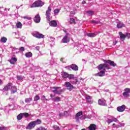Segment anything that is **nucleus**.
Wrapping results in <instances>:
<instances>
[{"label":"nucleus","instance_id":"2","mask_svg":"<svg viewBox=\"0 0 130 130\" xmlns=\"http://www.w3.org/2000/svg\"><path fill=\"white\" fill-rule=\"evenodd\" d=\"M42 121L40 119H37L36 121H31L28 123V124L26 126V129H33L35 126L38 124H41Z\"/></svg>","mask_w":130,"mask_h":130},{"label":"nucleus","instance_id":"54","mask_svg":"<svg viewBox=\"0 0 130 130\" xmlns=\"http://www.w3.org/2000/svg\"><path fill=\"white\" fill-rule=\"evenodd\" d=\"M22 126L21 125H17V128L20 129Z\"/></svg>","mask_w":130,"mask_h":130},{"label":"nucleus","instance_id":"38","mask_svg":"<svg viewBox=\"0 0 130 130\" xmlns=\"http://www.w3.org/2000/svg\"><path fill=\"white\" fill-rule=\"evenodd\" d=\"M68 79H69L70 80L72 79H74V75H72V74H68Z\"/></svg>","mask_w":130,"mask_h":130},{"label":"nucleus","instance_id":"40","mask_svg":"<svg viewBox=\"0 0 130 130\" xmlns=\"http://www.w3.org/2000/svg\"><path fill=\"white\" fill-rule=\"evenodd\" d=\"M16 78L17 80H18V81H21V80H23V77H22V76H17Z\"/></svg>","mask_w":130,"mask_h":130},{"label":"nucleus","instance_id":"33","mask_svg":"<svg viewBox=\"0 0 130 130\" xmlns=\"http://www.w3.org/2000/svg\"><path fill=\"white\" fill-rule=\"evenodd\" d=\"M70 24H76V20L74 18H70Z\"/></svg>","mask_w":130,"mask_h":130},{"label":"nucleus","instance_id":"63","mask_svg":"<svg viewBox=\"0 0 130 130\" xmlns=\"http://www.w3.org/2000/svg\"><path fill=\"white\" fill-rule=\"evenodd\" d=\"M50 97H51V98H52V97H53V95H52V94H51Z\"/></svg>","mask_w":130,"mask_h":130},{"label":"nucleus","instance_id":"8","mask_svg":"<svg viewBox=\"0 0 130 130\" xmlns=\"http://www.w3.org/2000/svg\"><path fill=\"white\" fill-rule=\"evenodd\" d=\"M124 92L123 93V96L125 98L130 97V89L128 88H125L124 90Z\"/></svg>","mask_w":130,"mask_h":130},{"label":"nucleus","instance_id":"48","mask_svg":"<svg viewBox=\"0 0 130 130\" xmlns=\"http://www.w3.org/2000/svg\"><path fill=\"white\" fill-rule=\"evenodd\" d=\"M23 19H26L27 20H31V17H27V16H24V17H23Z\"/></svg>","mask_w":130,"mask_h":130},{"label":"nucleus","instance_id":"16","mask_svg":"<svg viewBox=\"0 0 130 130\" xmlns=\"http://www.w3.org/2000/svg\"><path fill=\"white\" fill-rule=\"evenodd\" d=\"M119 35L120 36V38L121 39V40L122 41H124V40H125V35L123 34H122V32L121 31L119 32Z\"/></svg>","mask_w":130,"mask_h":130},{"label":"nucleus","instance_id":"36","mask_svg":"<svg viewBox=\"0 0 130 130\" xmlns=\"http://www.w3.org/2000/svg\"><path fill=\"white\" fill-rule=\"evenodd\" d=\"M85 99H86L87 102H90V101H91V96H86Z\"/></svg>","mask_w":130,"mask_h":130},{"label":"nucleus","instance_id":"14","mask_svg":"<svg viewBox=\"0 0 130 130\" xmlns=\"http://www.w3.org/2000/svg\"><path fill=\"white\" fill-rule=\"evenodd\" d=\"M49 25L51 27H56L57 26V22L55 20H52L49 22Z\"/></svg>","mask_w":130,"mask_h":130},{"label":"nucleus","instance_id":"19","mask_svg":"<svg viewBox=\"0 0 130 130\" xmlns=\"http://www.w3.org/2000/svg\"><path fill=\"white\" fill-rule=\"evenodd\" d=\"M71 68L72 70H73V71H75V72H77V71H79V67H78V66L75 64H72L71 65Z\"/></svg>","mask_w":130,"mask_h":130},{"label":"nucleus","instance_id":"32","mask_svg":"<svg viewBox=\"0 0 130 130\" xmlns=\"http://www.w3.org/2000/svg\"><path fill=\"white\" fill-rule=\"evenodd\" d=\"M86 14L88 16H92L94 14V11H89L87 12Z\"/></svg>","mask_w":130,"mask_h":130},{"label":"nucleus","instance_id":"26","mask_svg":"<svg viewBox=\"0 0 130 130\" xmlns=\"http://www.w3.org/2000/svg\"><path fill=\"white\" fill-rule=\"evenodd\" d=\"M59 11L60 10L59 9H55L54 10V14L55 16H57V15H58L59 13Z\"/></svg>","mask_w":130,"mask_h":130},{"label":"nucleus","instance_id":"25","mask_svg":"<svg viewBox=\"0 0 130 130\" xmlns=\"http://www.w3.org/2000/svg\"><path fill=\"white\" fill-rule=\"evenodd\" d=\"M32 98H26L25 99V103H30L31 101H32Z\"/></svg>","mask_w":130,"mask_h":130},{"label":"nucleus","instance_id":"22","mask_svg":"<svg viewBox=\"0 0 130 130\" xmlns=\"http://www.w3.org/2000/svg\"><path fill=\"white\" fill-rule=\"evenodd\" d=\"M61 76L63 79H67L68 77H69V74L67 72H62L61 73Z\"/></svg>","mask_w":130,"mask_h":130},{"label":"nucleus","instance_id":"30","mask_svg":"<svg viewBox=\"0 0 130 130\" xmlns=\"http://www.w3.org/2000/svg\"><path fill=\"white\" fill-rule=\"evenodd\" d=\"M23 118V115H22V113L19 114L17 116V119L18 120H21Z\"/></svg>","mask_w":130,"mask_h":130},{"label":"nucleus","instance_id":"43","mask_svg":"<svg viewBox=\"0 0 130 130\" xmlns=\"http://www.w3.org/2000/svg\"><path fill=\"white\" fill-rule=\"evenodd\" d=\"M50 40H51V41H52V44H54V42H53V41H54V40H55V39L52 37H50Z\"/></svg>","mask_w":130,"mask_h":130},{"label":"nucleus","instance_id":"31","mask_svg":"<svg viewBox=\"0 0 130 130\" xmlns=\"http://www.w3.org/2000/svg\"><path fill=\"white\" fill-rule=\"evenodd\" d=\"M16 27L17 28H22V23L20 22H18L16 24Z\"/></svg>","mask_w":130,"mask_h":130},{"label":"nucleus","instance_id":"61","mask_svg":"<svg viewBox=\"0 0 130 130\" xmlns=\"http://www.w3.org/2000/svg\"><path fill=\"white\" fill-rule=\"evenodd\" d=\"M81 80H82V81H84V79H83V78H80V81H81Z\"/></svg>","mask_w":130,"mask_h":130},{"label":"nucleus","instance_id":"57","mask_svg":"<svg viewBox=\"0 0 130 130\" xmlns=\"http://www.w3.org/2000/svg\"><path fill=\"white\" fill-rule=\"evenodd\" d=\"M117 43V41H115L114 43H113V45H116V44Z\"/></svg>","mask_w":130,"mask_h":130},{"label":"nucleus","instance_id":"44","mask_svg":"<svg viewBox=\"0 0 130 130\" xmlns=\"http://www.w3.org/2000/svg\"><path fill=\"white\" fill-rule=\"evenodd\" d=\"M37 130H47V128H45L43 126H40L39 128H37Z\"/></svg>","mask_w":130,"mask_h":130},{"label":"nucleus","instance_id":"46","mask_svg":"<svg viewBox=\"0 0 130 130\" xmlns=\"http://www.w3.org/2000/svg\"><path fill=\"white\" fill-rule=\"evenodd\" d=\"M53 128L55 130H59V127H58L57 125H54Z\"/></svg>","mask_w":130,"mask_h":130},{"label":"nucleus","instance_id":"52","mask_svg":"<svg viewBox=\"0 0 130 130\" xmlns=\"http://www.w3.org/2000/svg\"><path fill=\"white\" fill-rule=\"evenodd\" d=\"M42 100H47V99H46V98H45V96L43 95L42 97Z\"/></svg>","mask_w":130,"mask_h":130},{"label":"nucleus","instance_id":"1","mask_svg":"<svg viewBox=\"0 0 130 130\" xmlns=\"http://www.w3.org/2000/svg\"><path fill=\"white\" fill-rule=\"evenodd\" d=\"M104 62L105 63L100 64L99 66H98V69L100 71L97 74H95V77H103L105 75V72H107L108 70H111V67H116V63L114 62L113 61H111V60H105Z\"/></svg>","mask_w":130,"mask_h":130},{"label":"nucleus","instance_id":"59","mask_svg":"<svg viewBox=\"0 0 130 130\" xmlns=\"http://www.w3.org/2000/svg\"><path fill=\"white\" fill-rule=\"evenodd\" d=\"M82 4L83 5H85V4H86V2L85 1H83V2H82Z\"/></svg>","mask_w":130,"mask_h":130},{"label":"nucleus","instance_id":"37","mask_svg":"<svg viewBox=\"0 0 130 130\" xmlns=\"http://www.w3.org/2000/svg\"><path fill=\"white\" fill-rule=\"evenodd\" d=\"M22 116H24L25 117H28L29 116V113H21Z\"/></svg>","mask_w":130,"mask_h":130},{"label":"nucleus","instance_id":"27","mask_svg":"<svg viewBox=\"0 0 130 130\" xmlns=\"http://www.w3.org/2000/svg\"><path fill=\"white\" fill-rule=\"evenodd\" d=\"M7 40H8V39L5 37L2 38L1 39V42H3V43H6V42H7Z\"/></svg>","mask_w":130,"mask_h":130},{"label":"nucleus","instance_id":"12","mask_svg":"<svg viewBox=\"0 0 130 130\" xmlns=\"http://www.w3.org/2000/svg\"><path fill=\"white\" fill-rule=\"evenodd\" d=\"M125 109V105H123L121 106L118 107L117 108V111L119 112H123Z\"/></svg>","mask_w":130,"mask_h":130},{"label":"nucleus","instance_id":"55","mask_svg":"<svg viewBox=\"0 0 130 130\" xmlns=\"http://www.w3.org/2000/svg\"><path fill=\"white\" fill-rule=\"evenodd\" d=\"M66 34V36H69L70 35V34L67 31V30L64 32Z\"/></svg>","mask_w":130,"mask_h":130},{"label":"nucleus","instance_id":"35","mask_svg":"<svg viewBox=\"0 0 130 130\" xmlns=\"http://www.w3.org/2000/svg\"><path fill=\"white\" fill-rule=\"evenodd\" d=\"M39 99H40V97L38 95H37L35 96L34 98V101H38V100H39Z\"/></svg>","mask_w":130,"mask_h":130},{"label":"nucleus","instance_id":"56","mask_svg":"<svg viewBox=\"0 0 130 130\" xmlns=\"http://www.w3.org/2000/svg\"><path fill=\"white\" fill-rule=\"evenodd\" d=\"M40 47H39V46H37L36 47V49H37V50H39Z\"/></svg>","mask_w":130,"mask_h":130},{"label":"nucleus","instance_id":"5","mask_svg":"<svg viewBox=\"0 0 130 130\" xmlns=\"http://www.w3.org/2000/svg\"><path fill=\"white\" fill-rule=\"evenodd\" d=\"M32 36H34V37H36V38H38V39H41V38H44V35L37 31H34L33 33H32Z\"/></svg>","mask_w":130,"mask_h":130},{"label":"nucleus","instance_id":"42","mask_svg":"<svg viewBox=\"0 0 130 130\" xmlns=\"http://www.w3.org/2000/svg\"><path fill=\"white\" fill-rule=\"evenodd\" d=\"M68 114V112L65 111L63 114L60 113L59 115L60 117L63 116L64 115H66V114Z\"/></svg>","mask_w":130,"mask_h":130},{"label":"nucleus","instance_id":"11","mask_svg":"<svg viewBox=\"0 0 130 130\" xmlns=\"http://www.w3.org/2000/svg\"><path fill=\"white\" fill-rule=\"evenodd\" d=\"M98 104L102 106H107V104H106V101H105L104 99L99 100Z\"/></svg>","mask_w":130,"mask_h":130},{"label":"nucleus","instance_id":"24","mask_svg":"<svg viewBox=\"0 0 130 130\" xmlns=\"http://www.w3.org/2000/svg\"><path fill=\"white\" fill-rule=\"evenodd\" d=\"M32 54L31 53V52H28L27 53H26L25 54V56L26 57H32Z\"/></svg>","mask_w":130,"mask_h":130},{"label":"nucleus","instance_id":"39","mask_svg":"<svg viewBox=\"0 0 130 130\" xmlns=\"http://www.w3.org/2000/svg\"><path fill=\"white\" fill-rule=\"evenodd\" d=\"M65 69H67V70H69V71H71L72 70V65L66 66L65 67Z\"/></svg>","mask_w":130,"mask_h":130},{"label":"nucleus","instance_id":"3","mask_svg":"<svg viewBox=\"0 0 130 130\" xmlns=\"http://www.w3.org/2000/svg\"><path fill=\"white\" fill-rule=\"evenodd\" d=\"M51 89L52 92L56 95H61L62 92H63V89H61V87H60L54 86L51 87Z\"/></svg>","mask_w":130,"mask_h":130},{"label":"nucleus","instance_id":"50","mask_svg":"<svg viewBox=\"0 0 130 130\" xmlns=\"http://www.w3.org/2000/svg\"><path fill=\"white\" fill-rule=\"evenodd\" d=\"M11 48H12V51H15V50H17V49H18V48H16V47H11Z\"/></svg>","mask_w":130,"mask_h":130},{"label":"nucleus","instance_id":"60","mask_svg":"<svg viewBox=\"0 0 130 130\" xmlns=\"http://www.w3.org/2000/svg\"><path fill=\"white\" fill-rule=\"evenodd\" d=\"M63 60V58H61L60 59V61H62Z\"/></svg>","mask_w":130,"mask_h":130},{"label":"nucleus","instance_id":"13","mask_svg":"<svg viewBox=\"0 0 130 130\" xmlns=\"http://www.w3.org/2000/svg\"><path fill=\"white\" fill-rule=\"evenodd\" d=\"M62 43H68L70 42V39L68 37V36H65L61 41Z\"/></svg>","mask_w":130,"mask_h":130},{"label":"nucleus","instance_id":"34","mask_svg":"<svg viewBox=\"0 0 130 130\" xmlns=\"http://www.w3.org/2000/svg\"><path fill=\"white\" fill-rule=\"evenodd\" d=\"M87 36L88 37H95L96 36V34H87Z\"/></svg>","mask_w":130,"mask_h":130},{"label":"nucleus","instance_id":"62","mask_svg":"<svg viewBox=\"0 0 130 130\" xmlns=\"http://www.w3.org/2000/svg\"><path fill=\"white\" fill-rule=\"evenodd\" d=\"M0 14H1V15L3 14V11H0Z\"/></svg>","mask_w":130,"mask_h":130},{"label":"nucleus","instance_id":"6","mask_svg":"<svg viewBox=\"0 0 130 130\" xmlns=\"http://www.w3.org/2000/svg\"><path fill=\"white\" fill-rule=\"evenodd\" d=\"M50 13H51V7L49 6L46 12V17L48 21H50V15H51Z\"/></svg>","mask_w":130,"mask_h":130},{"label":"nucleus","instance_id":"51","mask_svg":"<svg viewBox=\"0 0 130 130\" xmlns=\"http://www.w3.org/2000/svg\"><path fill=\"white\" fill-rule=\"evenodd\" d=\"M121 126H122V125L121 124V123H120L119 124L117 125L116 126V127H121Z\"/></svg>","mask_w":130,"mask_h":130},{"label":"nucleus","instance_id":"23","mask_svg":"<svg viewBox=\"0 0 130 130\" xmlns=\"http://www.w3.org/2000/svg\"><path fill=\"white\" fill-rule=\"evenodd\" d=\"M52 101L54 102H59L60 101V97L56 96L55 98L52 99Z\"/></svg>","mask_w":130,"mask_h":130},{"label":"nucleus","instance_id":"17","mask_svg":"<svg viewBox=\"0 0 130 130\" xmlns=\"http://www.w3.org/2000/svg\"><path fill=\"white\" fill-rule=\"evenodd\" d=\"M11 64H15V63L17 61V58L12 57L10 60H9Z\"/></svg>","mask_w":130,"mask_h":130},{"label":"nucleus","instance_id":"49","mask_svg":"<svg viewBox=\"0 0 130 130\" xmlns=\"http://www.w3.org/2000/svg\"><path fill=\"white\" fill-rule=\"evenodd\" d=\"M0 130H8V129L5 127H0Z\"/></svg>","mask_w":130,"mask_h":130},{"label":"nucleus","instance_id":"45","mask_svg":"<svg viewBox=\"0 0 130 130\" xmlns=\"http://www.w3.org/2000/svg\"><path fill=\"white\" fill-rule=\"evenodd\" d=\"M107 122L109 124L110 123H111V122H113V120L112 119H109L107 120Z\"/></svg>","mask_w":130,"mask_h":130},{"label":"nucleus","instance_id":"20","mask_svg":"<svg viewBox=\"0 0 130 130\" xmlns=\"http://www.w3.org/2000/svg\"><path fill=\"white\" fill-rule=\"evenodd\" d=\"M122 27H125V25H124V24H123V23L120 22L117 23V27L118 29H120V28H122Z\"/></svg>","mask_w":130,"mask_h":130},{"label":"nucleus","instance_id":"47","mask_svg":"<svg viewBox=\"0 0 130 130\" xmlns=\"http://www.w3.org/2000/svg\"><path fill=\"white\" fill-rule=\"evenodd\" d=\"M125 37H127L128 39H129L130 38V34L128 32H127L125 35Z\"/></svg>","mask_w":130,"mask_h":130},{"label":"nucleus","instance_id":"53","mask_svg":"<svg viewBox=\"0 0 130 130\" xmlns=\"http://www.w3.org/2000/svg\"><path fill=\"white\" fill-rule=\"evenodd\" d=\"M113 121H115V122H117V121H118V120H117V119L114 118L113 119H112Z\"/></svg>","mask_w":130,"mask_h":130},{"label":"nucleus","instance_id":"41","mask_svg":"<svg viewBox=\"0 0 130 130\" xmlns=\"http://www.w3.org/2000/svg\"><path fill=\"white\" fill-rule=\"evenodd\" d=\"M17 50H20V51H25V48L23 47H21L19 49H17Z\"/></svg>","mask_w":130,"mask_h":130},{"label":"nucleus","instance_id":"15","mask_svg":"<svg viewBox=\"0 0 130 130\" xmlns=\"http://www.w3.org/2000/svg\"><path fill=\"white\" fill-rule=\"evenodd\" d=\"M34 21L35 23H39L40 22V16L39 14H37L34 19Z\"/></svg>","mask_w":130,"mask_h":130},{"label":"nucleus","instance_id":"58","mask_svg":"<svg viewBox=\"0 0 130 130\" xmlns=\"http://www.w3.org/2000/svg\"><path fill=\"white\" fill-rule=\"evenodd\" d=\"M3 84V81H2L1 79H0V85Z\"/></svg>","mask_w":130,"mask_h":130},{"label":"nucleus","instance_id":"4","mask_svg":"<svg viewBox=\"0 0 130 130\" xmlns=\"http://www.w3.org/2000/svg\"><path fill=\"white\" fill-rule=\"evenodd\" d=\"M44 5V2L41 0H39L35 2L32 5L30 6V8H39L42 7Z\"/></svg>","mask_w":130,"mask_h":130},{"label":"nucleus","instance_id":"64","mask_svg":"<svg viewBox=\"0 0 130 130\" xmlns=\"http://www.w3.org/2000/svg\"><path fill=\"white\" fill-rule=\"evenodd\" d=\"M63 32H66L67 30L66 29H63Z\"/></svg>","mask_w":130,"mask_h":130},{"label":"nucleus","instance_id":"29","mask_svg":"<svg viewBox=\"0 0 130 130\" xmlns=\"http://www.w3.org/2000/svg\"><path fill=\"white\" fill-rule=\"evenodd\" d=\"M71 83L73 85H77L79 83V79H76L75 81H72L71 82Z\"/></svg>","mask_w":130,"mask_h":130},{"label":"nucleus","instance_id":"7","mask_svg":"<svg viewBox=\"0 0 130 130\" xmlns=\"http://www.w3.org/2000/svg\"><path fill=\"white\" fill-rule=\"evenodd\" d=\"M65 86L67 87V90H69V91H72L73 89H75L76 87L73 86L71 83L69 82H66L64 83Z\"/></svg>","mask_w":130,"mask_h":130},{"label":"nucleus","instance_id":"9","mask_svg":"<svg viewBox=\"0 0 130 130\" xmlns=\"http://www.w3.org/2000/svg\"><path fill=\"white\" fill-rule=\"evenodd\" d=\"M12 85L13 84L11 83H9L3 89L1 90V91H3V92H5V91H8L9 90H11V88H12Z\"/></svg>","mask_w":130,"mask_h":130},{"label":"nucleus","instance_id":"21","mask_svg":"<svg viewBox=\"0 0 130 130\" xmlns=\"http://www.w3.org/2000/svg\"><path fill=\"white\" fill-rule=\"evenodd\" d=\"M96 127L97 126L96 125L91 124L89 126L88 128L89 130H96Z\"/></svg>","mask_w":130,"mask_h":130},{"label":"nucleus","instance_id":"10","mask_svg":"<svg viewBox=\"0 0 130 130\" xmlns=\"http://www.w3.org/2000/svg\"><path fill=\"white\" fill-rule=\"evenodd\" d=\"M83 114V112L80 111L77 113L75 116V119L77 122H79L80 121V119H81V115Z\"/></svg>","mask_w":130,"mask_h":130},{"label":"nucleus","instance_id":"18","mask_svg":"<svg viewBox=\"0 0 130 130\" xmlns=\"http://www.w3.org/2000/svg\"><path fill=\"white\" fill-rule=\"evenodd\" d=\"M10 90L11 91V93L14 94V93H16L17 92V87H16V86H13V85H11V88Z\"/></svg>","mask_w":130,"mask_h":130},{"label":"nucleus","instance_id":"28","mask_svg":"<svg viewBox=\"0 0 130 130\" xmlns=\"http://www.w3.org/2000/svg\"><path fill=\"white\" fill-rule=\"evenodd\" d=\"M90 22L91 24H100V21H96V20H90Z\"/></svg>","mask_w":130,"mask_h":130}]
</instances>
